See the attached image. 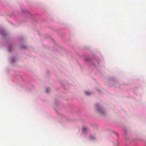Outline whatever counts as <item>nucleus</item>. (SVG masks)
Here are the masks:
<instances>
[{
    "instance_id": "4",
    "label": "nucleus",
    "mask_w": 146,
    "mask_h": 146,
    "mask_svg": "<svg viewBox=\"0 0 146 146\" xmlns=\"http://www.w3.org/2000/svg\"><path fill=\"white\" fill-rule=\"evenodd\" d=\"M9 51H11V50H10V48H9Z\"/></svg>"
},
{
    "instance_id": "3",
    "label": "nucleus",
    "mask_w": 146,
    "mask_h": 146,
    "mask_svg": "<svg viewBox=\"0 0 146 146\" xmlns=\"http://www.w3.org/2000/svg\"><path fill=\"white\" fill-rule=\"evenodd\" d=\"M50 91V89L48 88H46V93H48Z\"/></svg>"
},
{
    "instance_id": "1",
    "label": "nucleus",
    "mask_w": 146,
    "mask_h": 146,
    "mask_svg": "<svg viewBox=\"0 0 146 146\" xmlns=\"http://www.w3.org/2000/svg\"><path fill=\"white\" fill-rule=\"evenodd\" d=\"M85 93L86 95H89L90 94V92L89 91H85Z\"/></svg>"
},
{
    "instance_id": "2",
    "label": "nucleus",
    "mask_w": 146,
    "mask_h": 146,
    "mask_svg": "<svg viewBox=\"0 0 146 146\" xmlns=\"http://www.w3.org/2000/svg\"><path fill=\"white\" fill-rule=\"evenodd\" d=\"M82 129L83 131H86L87 130V128L86 127H83Z\"/></svg>"
}]
</instances>
